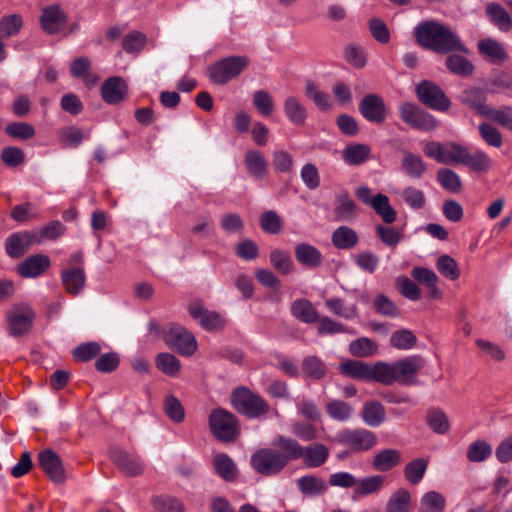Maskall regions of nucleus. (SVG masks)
<instances>
[{
  "label": "nucleus",
  "mask_w": 512,
  "mask_h": 512,
  "mask_svg": "<svg viewBox=\"0 0 512 512\" xmlns=\"http://www.w3.org/2000/svg\"><path fill=\"white\" fill-rule=\"evenodd\" d=\"M377 345L367 337L358 338L349 344V352L354 357L364 358L377 352Z\"/></svg>",
  "instance_id": "nucleus-49"
},
{
  "label": "nucleus",
  "mask_w": 512,
  "mask_h": 512,
  "mask_svg": "<svg viewBox=\"0 0 512 512\" xmlns=\"http://www.w3.org/2000/svg\"><path fill=\"white\" fill-rule=\"evenodd\" d=\"M50 264L47 255H31L18 264L17 273L23 278H35L42 275L50 267Z\"/></svg>",
  "instance_id": "nucleus-20"
},
{
  "label": "nucleus",
  "mask_w": 512,
  "mask_h": 512,
  "mask_svg": "<svg viewBox=\"0 0 512 512\" xmlns=\"http://www.w3.org/2000/svg\"><path fill=\"white\" fill-rule=\"evenodd\" d=\"M372 208L382 218L383 222L392 224L397 219L395 209L390 205L389 198L384 194H377L374 196Z\"/></svg>",
  "instance_id": "nucleus-43"
},
{
  "label": "nucleus",
  "mask_w": 512,
  "mask_h": 512,
  "mask_svg": "<svg viewBox=\"0 0 512 512\" xmlns=\"http://www.w3.org/2000/svg\"><path fill=\"white\" fill-rule=\"evenodd\" d=\"M338 205L334 209L335 219L338 221H349L356 216L355 202L347 193L337 196Z\"/></svg>",
  "instance_id": "nucleus-45"
},
{
  "label": "nucleus",
  "mask_w": 512,
  "mask_h": 512,
  "mask_svg": "<svg viewBox=\"0 0 512 512\" xmlns=\"http://www.w3.org/2000/svg\"><path fill=\"white\" fill-rule=\"evenodd\" d=\"M424 366L425 360L420 355L406 356L393 363L380 361V384L389 386L397 382L403 386L415 385Z\"/></svg>",
  "instance_id": "nucleus-3"
},
{
  "label": "nucleus",
  "mask_w": 512,
  "mask_h": 512,
  "mask_svg": "<svg viewBox=\"0 0 512 512\" xmlns=\"http://www.w3.org/2000/svg\"><path fill=\"white\" fill-rule=\"evenodd\" d=\"M338 370L344 376L355 380L380 383V361L370 364L360 360L348 359L340 363Z\"/></svg>",
  "instance_id": "nucleus-10"
},
{
  "label": "nucleus",
  "mask_w": 512,
  "mask_h": 512,
  "mask_svg": "<svg viewBox=\"0 0 512 512\" xmlns=\"http://www.w3.org/2000/svg\"><path fill=\"white\" fill-rule=\"evenodd\" d=\"M329 457V449L320 443H314L304 447V463L311 468L322 466Z\"/></svg>",
  "instance_id": "nucleus-32"
},
{
  "label": "nucleus",
  "mask_w": 512,
  "mask_h": 512,
  "mask_svg": "<svg viewBox=\"0 0 512 512\" xmlns=\"http://www.w3.org/2000/svg\"><path fill=\"white\" fill-rule=\"evenodd\" d=\"M336 441L351 452H364L376 445L377 437L372 431L363 428L344 429L337 434Z\"/></svg>",
  "instance_id": "nucleus-9"
},
{
  "label": "nucleus",
  "mask_w": 512,
  "mask_h": 512,
  "mask_svg": "<svg viewBox=\"0 0 512 512\" xmlns=\"http://www.w3.org/2000/svg\"><path fill=\"white\" fill-rule=\"evenodd\" d=\"M415 38L421 46L437 53L469 52L458 36L438 22L427 21L418 25L415 28Z\"/></svg>",
  "instance_id": "nucleus-2"
},
{
  "label": "nucleus",
  "mask_w": 512,
  "mask_h": 512,
  "mask_svg": "<svg viewBox=\"0 0 512 512\" xmlns=\"http://www.w3.org/2000/svg\"><path fill=\"white\" fill-rule=\"evenodd\" d=\"M166 344L182 356L193 355L198 347L195 336L185 327L172 324L165 334Z\"/></svg>",
  "instance_id": "nucleus-12"
},
{
  "label": "nucleus",
  "mask_w": 512,
  "mask_h": 512,
  "mask_svg": "<svg viewBox=\"0 0 512 512\" xmlns=\"http://www.w3.org/2000/svg\"><path fill=\"white\" fill-rule=\"evenodd\" d=\"M384 406L378 401H367L362 410L363 421L371 427H377L385 420Z\"/></svg>",
  "instance_id": "nucleus-35"
},
{
  "label": "nucleus",
  "mask_w": 512,
  "mask_h": 512,
  "mask_svg": "<svg viewBox=\"0 0 512 512\" xmlns=\"http://www.w3.org/2000/svg\"><path fill=\"white\" fill-rule=\"evenodd\" d=\"M401 462V453L396 449H384L378 452L372 461L376 471L387 472Z\"/></svg>",
  "instance_id": "nucleus-30"
},
{
  "label": "nucleus",
  "mask_w": 512,
  "mask_h": 512,
  "mask_svg": "<svg viewBox=\"0 0 512 512\" xmlns=\"http://www.w3.org/2000/svg\"><path fill=\"white\" fill-rule=\"evenodd\" d=\"M410 492L401 488L392 494L386 505V512H410Z\"/></svg>",
  "instance_id": "nucleus-44"
},
{
  "label": "nucleus",
  "mask_w": 512,
  "mask_h": 512,
  "mask_svg": "<svg viewBox=\"0 0 512 512\" xmlns=\"http://www.w3.org/2000/svg\"><path fill=\"white\" fill-rule=\"evenodd\" d=\"M246 56H229L222 58L207 68V75L215 85H225L237 78L248 66Z\"/></svg>",
  "instance_id": "nucleus-4"
},
{
  "label": "nucleus",
  "mask_w": 512,
  "mask_h": 512,
  "mask_svg": "<svg viewBox=\"0 0 512 512\" xmlns=\"http://www.w3.org/2000/svg\"><path fill=\"white\" fill-rule=\"evenodd\" d=\"M359 112L369 122L382 124L387 118V107L383 98L374 93L367 94L359 103Z\"/></svg>",
  "instance_id": "nucleus-13"
},
{
  "label": "nucleus",
  "mask_w": 512,
  "mask_h": 512,
  "mask_svg": "<svg viewBox=\"0 0 512 512\" xmlns=\"http://www.w3.org/2000/svg\"><path fill=\"white\" fill-rule=\"evenodd\" d=\"M419 101L428 108L437 111H447L451 102L445 92L434 82L423 80L415 89Z\"/></svg>",
  "instance_id": "nucleus-11"
},
{
  "label": "nucleus",
  "mask_w": 512,
  "mask_h": 512,
  "mask_svg": "<svg viewBox=\"0 0 512 512\" xmlns=\"http://www.w3.org/2000/svg\"><path fill=\"white\" fill-rule=\"evenodd\" d=\"M486 118L512 132V107L511 106H502L499 109L491 108L490 113H488Z\"/></svg>",
  "instance_id": "nucleus-64"
},
{
  "label": "nucleus",
  "mask_w": 512,
  "mask_h": 512,
  "mask_svg": "<svg viewBox=\"0 0 512 512\" xmlns=\"http://www.w3.org/2000/svg\"><path fill=\"white\" fill-rule=\"evenodd\" d=\"M481 138L494 148H500L503 144V139L500 131L490 123H481L478 127Z\"/></svg>",
  "instance_id": "nucleus-62"
},
{
  "label": "nucleus",
  "mask_w": 512,
  "mask_h": 512,
  "mask_svg": "<svg viewBox=\"0 0 512 512\" xmlns=\"http://www.w3.org/2000/svg\"><path fill=\"white\" fill-rule=\"evenodd\" d=\"M236 417L227 410L217 408L209 416V427L213 436L221 442H233L238 435Z\"/></svg>",
  "instance_id": "nucleus-6"
},
{
  "label": "nucleus",
  "mask_w": 512,
  "mask_h": 512,
  "mask_svg": "<svg viewBox=\"0 0 512 512\" xmlns=\"http://www.w3.org/2000/svg\"><path fill=\"white\" fill-rule=\"evenodd\" d=\"M486 99V91L479 87H469L465 89L460 96L462 104L468 106L483 117H487L491 110V107L486 104Z\"/></svg>",
  "instance_id": "nucleus-19"
},
{
  "label": "nucleus",
  "mask_w": 512,
  "mask_h": 512,
  "mask_svg": "<svg viewBox=\"0 0 512 512\" xmlns=\"http://www.w3.org/2000/svg\"><path fill=\"white\" fill-rule=\"evenodd\" d=\"M270 264L282 275L292 271L293 262L288 251L274 249L269 255Z\"/></svg>",
  "instance_id": "nucleus-48"
},
{
  "label": "nucleus",
  "mask_w": 512,
  "mask_h": 512,
  "mask_svg": "<svg viewBox=\"0 0 512 512\" xmlns=\"http://www.w3.org/2000/svg\"><path fill=\"white\" fill-rule=\"evenodd\" d=\"M233 407L249 418H258L269 411V404L246 387L237 388L231 395Z\"/></svg>",
  "instance_id": "nucleus-5"
},
{
  "label": "nucleus",
  "mask_w": 512,
  "mask_h": 512,
  "mask_svg": "<svg viewBox=\"0 0 512 512\" xmlns=\"http://www.w3.org/2000/svg\"><path fill=\"white\" fill-rule=\"evenodd\" d=\"M492 454V447L484 440L472 442L467 449V458L470 462H483Z\"/></svg>",
  "instance_id": "nucleus-57"
},
{
  "label": "nucleus",
  "mask_w": 512,
  "mask_h": 512,
  "mask_svg": "<svg viewBox=\"0 0 512 512\" xmlns=\"http://www.w3.org/2000/svg\"><path fill=\"white\" fill-rule=\"evenodd\" d=\"M297 486L301 493L308 496L322 495L328 489L326 482L322 478L313 475L300 477L297 480Z\"/></svg>",
  "instance_id": "nucleus-34"
},
{
  "label": "nucleus",
  "mask_w": 512,
  "mask_h": 512,
  "mask_svg": "<svg viewBox=\"0 0 512 512\" xmlns=\"http://www.w3.org/2000/svg\"><path fill=\"white\" fill-rule=\"evenodd\" d=\"M188 311L191 317L199 321L207 331L220 330L225 325V321L219 313L205 309L200 303H191Z\"/></svg>",
  "instance_id": "nucleus-17"
},
{
  "label": "nucleus",
  "mask_w": 512,
  "mask_h": 512,
  "mask_svg": "<svg viewBox=\"0 0 512 512\" xmlns=\"http://www.w3.org/2000/svg\"><path fill=\"white\" fill-rule=\"evenodd\" d=\"M436 267L438 271L449 280H457L460 277V270L457 262L448 255L438 258Z\"/></svg>",
  "instance_id": "nucleus-60"
},
{
  "label": "nucleus",
  "mask_w": 512,
  "mask_h": 512,
  "mask_svg": "<svg viewBox=\"0 0 512 512\" xmlns=\"http://www.w3.org/2000/svg\"><path fill=\"white\" fill-rule=\"evenodd\" d=\"M302 372L313 380H320L326 376L327 367L325 363L315 355H309L303 358Z\"/></svg>",
  "instance_id": "nucleus-40"
},
{
  "label": "nucleus",
  "mask_w": 512,
  "mask_h": 512,
  "mask_svg": "<svg viewBox=\"0 0 512 512\" xmlns=\"http://www.w3.org/2000/svg\"><path fill=\"white\" fill-rule=\"evenodd\" d=\"M486 14L500 31L508 32L512 28V18L502 5L496 2L488 3Z\"/></svg>",
  "instance_id": "nucleus-29"
},
{
  "label": "nucleus",
  "mask_w": 512,
  "mask_h": 512,
  "mask_svg": "<svg viewBox=\"0 0 512 512\" xmlns=\"http://www.w3.org/2000/svg\"><path fill=\"white\" fill-rule=\"evenodd\" d=\"M274 445L278 448L276 450L280 451V456L284 458L286 466L290 461L298 460L303 457L304 447L293 438L280 435Z\"/></svg>",
  "instance_id": "nucleus-24"
},
{
  "label": "nucleus",
  "mask_w": 512,
  "mask_h": 512,
  "mask_svg": "<svg viewBox=\"0 0 512 512\" xmlns=\"http://www.w3.org/2000/svg\"><path fill=\"white\" fill-rule=\"evenodd\" d=\"M371 149L366 144L355 143L348 145L343 151V159L349 165H361L370 156Z\"/></svg>",
  "instance_id": "nucleus-39"
},
{
  "label": "nucleus",
  "mask_w": 512,
  "mask_h": 512,
  "mask_svg": "<svg viewBox=\"0 0 512 512\" xmlns=\"http://www.w3.org/2000/svg\"><path fill=\"white\" fill-rule=\"evenodd\" d=\"M283 109L288 120L296 126H304L307 119V109L295 96L284 100Z\"/></svg>",
  "instance_id": "nucleus-26"
},
{
  "label": "nucleus",
  "mask_w": 512,
  "mask_h": 512,
  "mask_svg": "<svg viewBox=\"0 0 512 512\" xmlns=\"http://www.w3.org/2000/svg\"><path fill=\"white\" fill-rule=\"evenodd\" d=\"M326 412L333 420L345 422L350 419L352 408L344 401L332 400L326 404Z\"/></svg>",
  "instance_id": "nucleus-54"
},
{
  "label": "nucleus",
  "mask_w": 512,
  "mask_h": 512,
  "mask_svg": "<svg viewBox=\"0 0 512 512\" xmlns=\"http://www.w3.org/2000/svg\"><path fill=\"white\" fill-rule=\"evenodd\" d=\"M34 244H36V240L33 232H15L6 239L5 250L9 257L20 258Z\"/></svg>",
  "instance_id": "nucleus-18"
},
{
  "label": "nucleus",
  "mask_w": 512,
  "mask_h": 512,
  "mask_svg": "<svg viewBox=\"0 0 512 512\" xmlns=\"http://www.w3.org/2000/svg\"><path fill=\"white\" fill-rule=\"evenodd\" d=\"M447 69L458 76L470 77L474 73V65L466 57L459 54H451L445 61Z\"/></svg>",
  "instance_id": "nucleus-36"
},
{
  "label": "nucleus",
  "mask_w": 512,
  "mask_h": 512,
  "mask_svg": "<svg viewBox=\"0 0 512 512\" xmlns=\"http://www.w3.org/2000/svg\"><path fill=\"white\" fill-rule=\"evenodd\" d=\"M252 103L257 112L263 117L272 115L275 104L272 96L265 90H257L253 94Z\"/></svg>",
  "instance_id": "nucleus-47"
},
{
  "label": "nucleus",
  "mask_w": 512,
  "mask_h": 512,
  "mask_svg": "<svg viewBox=\"0 0 512 512\" xmlns=\"http://www.w3.org/2000/svg\"><path fill=\"white\" fill-rule=\"evenodd\" d=\"M5 132L11 138L19 140H29L36 134L34 126L27 122H12L6 126Z\"/></svg>",
  "instance_id": "nucleus-55"
},
{
  "label": "nucleus",
  "mask_w": 512,
  "mask_h": 512,
  "mask_svg": "<svg viewBox=\"0 0 512 512\" xmlns=\"http://www.w3.org/2000/svg\"><path fill=\"white\" fill-rule=\"evenodd\" d=\"M34 318L35 313L31 307L27 305L15 307L7 315L11 334L18 337L27 333L32 327Z\"/></svg>",
  "instance_id": "nucleus-15"
},
{
  "label": "nucleus",
  "mask_w": 512,
  "mask_h": 512,
  "mask_svg": "<svg viewBox=\"0 0 512 512\" xmlns=\"http://www.w3.org/2000/svg\"><path fill=\"white\" fill-rule=\"evenodd\" d=\"M291 314L299 321L311 324L318 320V312L313 304L304 298L296 299L290 306Z\"/></svg>",
  "instance_id": "nucleus-27"
},
{
  "label": "nucleus",
  "mask_w": 512,
  "mask_h": 512,
  "mask_svg": "<svg viewBox=\"0 0 512 512\" xmlns=\"http://www.w3.org/2000/svg\"><path fill=\"white\" fill-rule=\"evenodd\" d=\"M424 154L441 164H461L476 172H486L491 167L489 156L483 151L471 153L466 146L456 142L442 144L427 141L423 146Z\"/></svg>",
  "instance_id": "nucleus-1"
},
{
  "label": "nucleus",
  "mask_w": 512,
  "mask_h": 512,
  "mask_svg": "<svg viewBox=\"0 0 512 512\" xmlns=\"http://www.w3.org/2000/svg\"><path fill=\"white\" fill-rule=\"evenodd\" d=\"M245 165L247 171L257 179H262L267 174V161L259 151H247L245 154Z\"/></svg>",
  "instance_id": "nucleus-33"
},
{
  "label": "nucleus",
  "mask_w": 512,
  "mask_h": 512,
  "mask_svg": "<svg viewBox=\"0 0 512 512\" xmlns=\"http://www.w3.org/2000/svg\"><path fill=\"white\" fill-rule=\"evenodd\" d=\"M110 458L118 469L129 477H136L144 472V462L138 456L131 455L119 448L110 450Z\"/></svg>",
  "instance_id": "nucleus-16"
},
{
  "label": "nucleus",
  "mask_w": 512,
  "mask_h": 512,
  "mask_svg": "<svg viewBox=\"0 0 512 512\" xmlns=\"http://www.w3.org/2000/svg\"><path fill=\"white\" fill-rule=\"evenodd\" d=\"M147 43V37L140 31H132L124 36L122 40V48L130 54L140 53Z\"/></svg>",
  "instance_id": "nucleus-52"
},
{
  "label": "nucleus",
  "mask_w": 512,
  "mask_h": 512,
  "mask_svg": "<svg viewBox=\"0 0 512 512\" xmlns=\"http://www.w3.org/2000/svg\"><path fill=\"white\" fill-rule=\"evenodd\" d=\"M305 95L310 98L320 110H328L331 107L330 97L327 93L319 90L317 86L308 81L305 85Z\"/></svg>",
  "instance_id": "nucleus-58"
},
{
  "label": "nucleus",
  "mask_w": 512,
  "mask_h": 512,
  "mask_svg": "<svg viewBox=\"0 0 512 512\" xmlns=\"http://www.w3.org/2000/svg\"><path fill=\"white\" fill-rule=\"evenodd\" d=\"M399 115L405 124L420 131L430 132L438 127V121L433 115L411 102L401 104Z\"/></svg>",
  "instance_id": "nucleus-8"
},
{
  "label": "nucleus",
  "mask_w": 512,
  "mask_h": 512,
  "mask_svg": "<svg viewBox=\"0 0 512 512\" xmlns=\"http://www.w3.org/2000/svg\"><path fill=\"white\" fill-rule=\"evenodd\" d=\"M416 336L408 329H399L393 332L390 338V344L398 350H409L415 346Z\"/></svg>",
  "instance_id": "nucleus-53"
},
{
  "label": "nucleus",
  "mask_w": 512,
  "mask_h": 512,
  "mask_svg": "<svg viewBox=\"0 0 512 512\" xmlns=\"http://www.w3.org/2000/svg\"><path fill=\"white\" fill-rule=\"evenodd\" d=\"M23 26V19L18 14L4 16L0 20V37L8 38L16 35Z\"/></svg>",
  "instance_id": "nucleus-59"
},
{
  "label": "nucleus",
  "mask_w": 512,
  "mask_h": 512,
  "mask_svg": "<svg viewBox=\"0 0 512 512\" xmlns=\"http://www.w3.org/2000/svg\"><path fill=\"white\" fill-rule=\"evenodd\" d=\"M437 181L442 188L452 193H459L463 189L460 176L450 168H440L437 171Z\"/></svg>",
  "instance_id": "nucleus-42"
},
{
  "label": "nucleus",
  "mask_w": 512,
  "mask_h": 512,
  "mask_svg": "<svg viewBox=\"0 0 512 512\" xmlns=\"http://www.w3.org/2000/svg\"><path fill=\"white\" fill-rule=\"evenodd\" d=\"M402 169L411 178L419 179L426 172L427 167L420 156L405 151L402 158Z\"/></svg>",
  "instance_id": "nucleus-37"
},
{
  "label": "nucleus",
  "mask_w": 512,
  "mask_h": 512,
  "mask_svg": "<svg viewBox=\"0 0 512 512\" xmlns=\"http://www.w3.org/2000/svg\"><path fill=\"white\" fill-rule=\"evenodd\" d=\"M61 281L70 295L81 293L86 284V275L82 267H70L61 272Z\"/></svg>",
  "instance_id": "nucleus-22"
},
{
  "label": "nucleus",
  "mask_w": 512,
  "mask_h": 512,
  "mask_svg": "<svg viewBox=\"0 0 512 512\" xmlns=\"http://www.w3.org/2000/svg\"><path fill=\"white\" fill-rule=\"evenodd\" d=\"M252 468L263 476L279 474L285 467V460L280 451L274 448H262L255 451L250 459Z\"/></svg>",
  "instance_id": "nucleus-7"
},
{
  "label": "nucleus",
  "mask_w": 512,
  "mask_h": 512,
  "mask_svg": "<svg viewBox=\"0 0 512 512\" xmlns=\"http://www.w3.org/2000/svg\"><path fill=\"white\" fill-rule=\"evenodd\" d=\"M126 95L127 85L121 77H110L101 86V96L107 104H118Z\"/></svg>",
  "instance_id": "nucleus-21"
},
{
  "label": "nucleus",
  "mask_w": 512,
  "mask_h": 512,
  "mask_svg": "<svg viewBox=\"0 0 512 512\" xmlns=\"http://www.w3.org/2000/svg\"><path fill=\"white\" fill-rule=\"evenodd\" d=\"M429 461L425 458H416L408 462L403 470L407 482L417 485L423 479L428 468Z\"/></svg>",
  "instance_id": "nucleus-38"
},
{
  "label": "nucleus",
  "mask_w": 512,
  "mask_h": 512,
  "mask_svg": "<svg viewBox=\"0 0 512 512\" xmlns=\"http://www.w3.org/2000/svg\"><path fill=\"white\" fill-rule=\"evenodd\" d=\"M480 52L493 61H504L507 58L504 47L496 40L485 39L478 44Z\"/></svg>",
  "instance_id": "nucleus-51"
},
{
  "label": "nucleus",
  "mask_w": 512,
  "mask_h": 512,
  "mask_svg": "<svg viewBox=\"0 0 512 512\" xmlns=\"http://www.w3.org/2000/svg\"><path fill=\"white\" fill-rule=\"evenodd\" d=\"M421 504L425 512H443L446 501L442 494L436 491H429L422 496Z\"/></svg>",
  "instance_id": "nucleus-63"
},
{
  "label": "nucleus",
  "mask_w": 512,
  "mask_h": 512,
  "mask_svg": "<svg viewBox=\"0 0 512 512\" xmlns=\"http://www.w3.org/2000/svg\"><path fill=\"white\" fill-rule=\"evenodd\" d=\"M156 367L165 375L175 377L178 375L181 363L170 353H160L155 360Z\"/></svg>",
  "instance_id": "nucleus-46"
},
{
  "label": "nucleus",
  "mask_w": 512,
  "mask_h": 512,
  "mask_svg": "<svg viewBox=\"0 0 512 512\" xmlns=\"http://www.w3.org/2000/svg\"><path fill=\"white\" fill-rule=\"evenodd\" d=\"M294 253L296 260L308 268L319 267L322 264L321 252L310 244H298Z\"/></svg>",
  "instance_id": "nucleus-28"
},
{
  "label": "nucleus",
  "mask_w": 512,
  "mask_h": 512,
  "mask_svg": "<svg viewBox=\"0 0 512 512\" xmlns=\"http://www.w3.org/2000/svg\"><path fill=\"white\" fill-rule=\"evenodd\" d=\"M101 352V346L97 342H86L77 346L73 350V357L80 362H88L98 356Z\"/></svg>",
  "instance_id": "nucleus-61"
},
{
  "label": "nucleus",
  "mask_w": 512,
  "mask_h": 512,
  "mask_svg": "<svg viewBox=\"0 0 512 512\" xmlns=\"http://www.w3.org/2000/svg\"><path fill=\"white\" fill-rule=\"evenodd\" d=\"M38 464L52 482L61 484L65 481L63 462L53 450L45 449L41 451L38 455Z\"/></svg>",
  "instance_id": "nucleus-14"
},
{
  "label": "nucleus",
  "mask_w": 512,
  "mask_h": 512,
  "mask_svg": "<svg viewBox=\"0 0 512 512\" xmlns=\"http://www.w3.org/2000/svg\"><path fill=\"white\" fill-rule=\"evenodd\" d=\"M64 229L65 228L60 221H51L45 227L33 232L36 244H41L45 240L57 239L63 234Z\"/></svg>",
  "instance_id": "nucleus-56"
},
{
  "label": "nucleus",
  "mask_w": 512,
  "mask_h": 512,
  "mask_svg": "<svg viewBox=\"0 0 512 512\" xmlns=\"http://www.w3.org/2000/svg\"><path fill=\"white\" fill-rule=\"evenodd\" d=\"M40 19L42 29L48 34L59 32L66 23L64 12L56 5L44 8Z\"/></svg>",
  "instance_id": "nucleus-23"
},
{
  "label": "nucleus",
  "mask_w": 512,
  "mask_h": 512,
  "mask_svg": "<svg viewBox=\"0 0 512 512\" xmlns=\"http://www.w3.org/2000/svg\"><path fill=\"white\" fill-rule=\"evenodd\" d=\"M384 481L385 477L382 475H373L359 481L357 480V484L354 489V496L365 497L376 493L383 487Z\"/></svg>",
  "instance_id": "nucleus-41"
},
{
  "label": "nucleus",
  "mask_w": 512,
  "mask_h": 512,
  "mask_svg": "<svg viewBox=\"0 0 512 512\" xmlns=\"http://www.w3.org/2000/svg\"><path fill=\"white\" fill-rule=\"evenodd\" d=\"M163 408L167 417L174 423H182L185 419V410L174 395H168L163 401Z\"/></svg>",
  "instance_id": "nucleus-50"
},
{
  "label": "nucleus",
  "mask_w": 512,
  "mask_h": 512,
  "mask_svg": "<svg viewBox=\"0 0 512 512\" xmlns=\"http://www.w3.org/2000/svg\"><path fill=\"white\" fill-rule=\"evenodd\" d=\"M216 473L225 481L233 482L238 478L239 470L233 459L225 453H217L213 459Z\"/></svg>",
  "instance_id": "nucleus-25"
},
{
  "label": "nucleus",
  "mask_w": 512,
  "mask_h": 512,
  "mask_svg": "<svg viewBox=\"0 0 512 512\" xmlns=\"http://www.w3.org/2000/svg\"><path fill=\"white\" fill-rule=\"evenodd\" d=\"M331 241L336 248L349 250L358 244L359 237L352 228L340 226L332 233Z\"/></svg>",
  "instance_id": "nucleus-31"
}]
</instances>
